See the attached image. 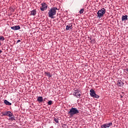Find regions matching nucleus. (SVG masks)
<instances>
[{
	"mask_svg": "<svg viewBox=\"0 0 128 128\" xmlns=\"http://www.w3.org/2000/svg\"><path fill=\"white\" fill-rule=\"evenodd\" d=\"M80 114V110H78L76 108L72 107L68 112V114H69L70 118H72L74 115Z\"/></svg>",
	"mask_w": 128,
	"mask_h": 128,
	"instance_id": "1",
	"label": "nucleus"
},
{
	"mask_svg": "<svg viewBox=\"0 0 128 128\" xmlns=\"http://www.w3.org/2000/svg\"><path fill=\"white\" fill-rule=\"evenodd\" d=\"M56 10H58L56 7L52 8L48 10V16L49 18H54V16H56Z\"/></svg>",
	"mask_w": 128,
	"mask_h": 128,
	"instance_id": "2",
	"label": "nucleus"
},
{
	"mask_svg": "<svg viewBox=\"0 0 128 128\" xmlns=\"http://www.w3.org/2000/svg\"><path fill=\"white\" fill-rule=\"evenodd\" d=\"M104 14H106V9L104 8H102L100 10H98L97 12V18H102Z\"/></svg>",
	"mask_w": 128,
	"mask_h": 128,
	"instance_id": "3",
	"label": "nucleus"
},
{
	"mask_svg": "<svg viewBox=\"0 0 128 128\" xmlns=\"http://www.w3.org/2000/svg\"><path fill=\"white\" fill-rule=\"evenodd\" d=\"M90 96L92 98H100V96L96 94V91H94V90L93 89H91L90 90Z\"/></svg>",
	"mask_w": 128,
	"mask_h": 128,
	"instance_id": "4",
	"label": "nucleus"
},
{
	"mask_svg": "<svg viewBox=\"0 0 128 128\" xmlns=\"http://www.w3.org/2000/svg\"><path fill=\"white\" fill-rule=\"evenodd\" d=\"M2 116H9L12 117V116H14V114L12 113L10 111H5L4 112H2Z\"/></svg>",
	"mask_w": 128,
	"mask_h": 128,
	"instance_id": "5",
	"label": "nucleus"
},
{
	"mask_svg": "<svg viewBox=\"0 0 128 128\" xmlns=\"http://www.w3.org/2000/svg\"><path fill=\"white\" fill-rule=\"evenodd\" d=\"M42 7L40 8V10L42 12H44L46 10L48 9V4H46L45 2H43L42 4Z\"/></svg>",
	"mask_w": 128,
	"mask_h": 128,
	"instance_id": "6",
	"label": "nucleus"
},
{
	"mask_svg": "<svg viewBox=\"0 0 128 128\" xmlns=\"http://www.w3.org/2000/svg\"><path fill=\"white\" fill-rule=\"evenodd\" d=\"M110 126H112V122L107 123L106 124H104L103 125L101 126L102 128H110Z\"/></svg>",
	"mask_w": 128,
	"mask_h": 128,
	"instance_id": "7",
	"label": "nucleus"
},
{
	"mask_svg": "<svg viewBox=\"0 0 128 128\" xmlns=\"http://www.w3.org/2000/svg\"><path fill=\"white\" fill-rule=\"evenodd\" d=\"M74 94L76 98H80V90H76L74 92Z\"/></svg>",
	"mask_w": 128,
	"mask_h": 128,
	"instance_id": "8",
	"label": "nucleus"
},
{
	"mask_svg": "<svg viewBox=\"0 0 128 128\" xmlns=\"http://www.w3.org/2000/svg\"><path fill=\"white\" fill-rule=\"evenodd\" d=\"M11 28L14 30H20V26H16L11 27Z\"/></svg>",
	"mask_w": 128,
	"mask_h": 128,
	"instance_id": "9",
	"label": "nucleus"
},
{
	"mask_svg": "<svg viewBox=\"0 0 128 128\" xmlns=\"http://www.w3.org/2000/svg\"><path fill=\"white\" fill-rule=\"evenodd\" d=\"M72 30V24H69L66 26V30Z\"/></svg>",
	"mask_w": 128,
	"mask_h": 128,
	"instance_id": "10",
	"label": "nucleus"
},
{
	"mask_svg": "<svg viewBox=\"0 0 128 128\" xmlns=\"http://www.w3.org/2000/svg\"><path fill=\"white\" fill-rule=\"evenodd\" d=\"M37 100L39 102V104H40V102H44L42 96H38L37 98Z\"/></svg>",
	"mask_w": 128,
	"mask_h": 128,
	"instance_id": "11",
	"label": "nucleus"
},
{
	"mask_svg": "<svg viewBox=\"0 0 128 128\" xmlns=\"http://www.w3.org/2000/svg\"><path fill=\"white\" fill-rule=\"evenodd\" d=\"M122 22H126L128 20V15L122 16Z\"/></svg>",
	"mask_w": 128,
	"mask_h": 128,
	"instance_id": "12",
	"label": "nucleus"
},
{
	"mask_svg": "<svg viewBox=\"0 0 128 128\" xmlns=\"http://www.w3.org/2000/svg\"><path fill=\"white\" fill-rule=\"evenodd\" d=\"M31 16H36V10H33L30 12Z\"/></svg>",
	"mask_w": 128,
	"mask_h": 128,
	"instance_id": "13",
	"label": "nucleus"
},
{
	"mask_svg": "<svg viewBox=\"0 0 128 128\" xmlns=\"http://www.w3.org/2000/svg\"><path fill=\"white\" fill-rule=\"evenodd\" d=\"M122 84H124V82H122V80H118V86H122Z\"/></svg>",
	"mask_w": 128,
	"mask_h": 128,
	"instance_id": "14",
	"label": "nucleus"
},
{
	"mask_svg": "<svg viewBox=\"0 0 128 128\" xmlns=\"http://www.w3.org/2000/svg\"><path fill=\"white\" fill-rule=\"evenodd\" d=\"M4 102L6 104V106H12V103L10 102L7 100H4Z\"/></svg>",
	"mask_w": 128,
	"mask_h": 128,
	"instance_id": "15",
	"label": "nucleus"
},
{
	"mask_svg": "<svg viewBox=\"0 0 128 128\" xmlns=\"http://www.w3.org/2000/svg\"><path fill=\"white\" fill-rule=\"evenodd\" d=\"M45 74L49 78H52V75L50 74V72H46Z\"/></svg>",
	"mask_w": 128,
	"mask_h": 128,
	"instance_id": "16",
	"label": "nucleus"
},
{
	"mask_svg": "<svg viewBox=\"0 0 128 128\" xmlns=\"http://www.w3.org/2000/svg\"><path fill=\"white\" fill-rule=\"evenodd\" d=\"M52 104H53V102L52 100H50L48 102V106H52Z\"/></svg>",
	"mask_w": 128,
	"mask_h": 128,
	"instance_id": "17",
	"label": "nucleus"
},
{
	"mask_svg": "<svg viewBox=\"0 0 128 128\" xmlns=\"http://www.w3.org/2000/svg\"><path fill=\"white\" fill-rule=\"evenodd\" d=\"M9 120H16V119L14 118V116L10 117L9 118Z\"/></svg>",
	"mask_w": 128,
	"mask_h": 128,
	"instance_id": "18",
	"label": "nucleus"
},
{
	"mask_svg": "<svg viewBox=\"0 0 128 128\" xmlns=\"http://www.w3.org/2000/svg\"><path fill=\"white\" fill-rule=\"evenodd\" d=\"M54 120L56 122V124H58V118H54Z\"/></svg>",
	"mask_w": 128,
	"mask_h": 128,
	"instance_id": "19",
	"label": "nucleus"
},
{
	"mask_svg": "<svg viewBox=\"0 0 128 128\" xmlns=\"http://www.w3.org/2000/svg\"><path fill=\"white\" fill-rule=\"evenodd\" d=\"M84 12V9L82 8V9H81V10H80V14H82V13Z\"/></svg>",
	"mask_w": 128,
	"mask_h": 128,
	"instance_id": "20",
	"label": "nucleus"
},
{
	"mask_svg": "<svg viewBox=\"0 0 128 128\" xmlns=\"http://www.w3.org/2000/svg\"><path fill=\"white\" fill-rule=\"evenodd\" d=\"M5 38L4 37V36H0V40H4Z\"/></svg>",
	"mask_w": 128,
	"mask_h": 128,
	"instance_id": "21",
	"label": "nucleus"
},
{
	"mask_svg": "<svg viewBox=\"0 0 128 128\" xmlns=\"http://www.w3.org/2000/svg\"><path fill=\"white\" fill-rule=\"evenodd\" d=\"M18 42H20V40H18L17 42H16V44H18Z\"/></svg>",
	"mask_w": 128,
	"mask_h": 128,
	"instance_id": "22",
	"label": "nucleus"
},
{
	"mask_svg": "<svg viewBox=\"0 0 128 128\" xmlns=\"http://www.w3.org/2000/svg\"><path fill=\"white\" fill-rule=\"evenodd\" d=\"M2 50H0V54H2Z\"/></svg>",
	"mask_w": 128,
	"mask_h": 128,
	"instance_id": "23",
	"label": "nucleus"
},
{
	"mask_svg": "<svg viewBox=\"0 0 128 128\" xmlns=\"http://www.w3.org/2000/svg\"><path fill=\"white\" fill-rule=\"evenodd\" d=\"M126 71L128 72V68L126 69Z\"/></svg>",
	"mask_w": 128,
	"mask_h": 128,
	"instance_id": "24",
	"label": "nucleus"
},
{
	"mask_svg": "<svg viewBox=\"0 0 128 128\" xmlns=\"http://www.w3.org/2000/svg\"><path fill=\"white\" fill-rule=\"evenodd\" d=\"M0 46H2V42H0Z\"/></svg>",
	"mask_w": 128,
	"mask_h": 128,
	"instance_id": "25",
	"label": "nucleus"
},
{
	"mask_svg": "<svg viewBox=\"0 0 128 128\" xmlns=\"http://www.w3.org/2000/svg\"><path fill=\"white\" fill-rule=\"evenodd\" d=\"M90 40H92V38H90Z\"/></svg>",
	"mask_w": 128,
	"mask_h": 128,
	"instance_id": "26",
	"label": "nucleus"
}]
</instances>
